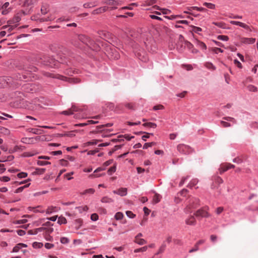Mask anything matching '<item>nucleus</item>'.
I'll use <instances>...</instances> for the list:
<instances>
[{
  "label": "nucleus",
  "instance_id": "19",
  "mask_svg": "<svg viewBox=\"0 0 258 258\" xmlns=\"http://www.w3.org/2000/svg\"><path fill=\"white\" fill-rule=\"evenodd\" d=\"M83 223L82 220L80 219H78L75 220V228L76 230H78L81 226H82Z\"/></svg>",
  "mask_w": 258,
  "mask_h": 258
},
{
  "label": "nucleus",
  "instance_id": "53",
  "mask_svg": "<svg viewBox=\"0 0 258 258\" xmlns=\"http://www.w3.org/2000/svg\"><path fill=\"white\" fill-rule=\"evenodd\" d=\"M164 107L161 104H159L157 105H155L153 107V110H162L163 109Z\"/></svg>",
  "mask_w": 258,
  "mask_h": 258
},
{
  "label": "nucleus",
  "instance_id": "25",
  "mask_svg": "<svg viewBox=\"0 0 258 258\" xmlns=\"http://www.w3.org/2000/svg\"><path fill=\"white\" fill-rule=\"evenodd\" d=\"M160 200H161L160 195L159 194H156L153 197V201L154 203L157 204L160 201Z\"/></svg>",
  "mask_w": 258,
  "mask_h": 258
},
{
  "label": "nucleus",
  "instance_id": "8",
  "mask_svg": "<svg viewBox=\"0 0 258 258\" xmlns=\"http://www.w3.org/2000/svg\"><path fill=\"white\" fill-rule=\"evenodd\" d=\"M78 38L79 40L82 41L83 43H85L87 45L89 44L90 41L91 40V38L85 35H80L78 36Z\"/></svg>",
  "mask_w": 258,
  "mask_h": 258
},
{
  "label": "nucleus",
  "instance_id": "7",
  "mask_svg": "<svg viewBox=\"0 0 258 258\" xmlns=\"http://www.w3.org/2000/svg\"><path fill=\"white\" fill-rule=\"evenodd\" d=\"M127 188L124 187H121L119 188L117 190H115L113 191V192L115 194L118 195L120 196H125L127 194Z\"/></svg>",
  "mask_w": 258,
  "mask_h": 258
},
{
  "label": "nucleus",
  "instance_id": "46",
  "mask_svg": "<svg viewBox=\"0 0 258 258\" xmlns=\"http://www.w3.org/2000/svg\"><path fill=\"white\" fill-rule=\"evenodd\" d=\"M165 18L169 20H173L177 18H182V17L179 15H171L170 16H165Z\"/></svg>",
  "mask_w": 258,
  "mask_h": 258
},
{
  "label": "nucleus",
  "instance_id": "60",
  "mask_svg": "<svg viewBox=\"0 0 258 258\" xmlns=\"http://www.w3.org/2000/svg\"><path fill=\"white\" fill-rule=\"evenodd\" d=\"M224 210V208L222 207H219L216 210V213L217 215L220 214Z\"/></svg>",
  "mask_w": 258,
  "mask_h": 258
},
{
  "label": "nucleus",
  "instance_id": "52",
  "mask_svg": "<svg viewBox=\"0 0 258 258\" xmlns=\"http://www.w3.org/2000/svg\"><path fill=\"white\" fill-rule=\"evenodd\" d=\"M60 242L62 244L68 243L70 241L69 239L67 237H61L60 238Z\"/></svg>",
  "mask_w": 258,
  "mask_h": 258
},
{
  "label": "nucleus",
  "instance_id": "39",
  "mask_svg": "<svg viewBox=\"0 0 258 258\" xmlns=\"http://www.w3.org/2000/svg\"><path fill=\"white\" fill-rule=\"evenodd\" d=\"M192 31L196 33H199L200 32L202 31V28L197 26H192Z\"/></svg>",
  "mask_w": 258,
  "mask_h": 258
},
{
  "label": "nucleus",
  "instance_id": "13",
  "mask_svg": "<svg viewBox=\"0 0 258 258\" xmlns=\"http://www.w3.org/2000/svg\"><path fill=\"white\" fill-rule=\"evenodd\" d=\"M37 2V0H25L24 2V7L32 6Z\"/></svg>",
  "mask_w": 258,
  "mask_h": 258
},
{
  "label": "nucleus",
  "instance_id": "62",
  "mask_svg": "<svg viewBox=\"0 0 258 258\" xmlns=\"http://www.w3.org/2000/svg\"><path fill=\"white\" fill-rule=\"evenodd\" d=\"M233 162L238 164H240L241 163L243 162V161L241 158L237 157L233 160Z\"/></svg>",
  "mask_w": 258,
  "mask_h": 258
},
{
  "label": "nucleus",
  "instance_id": "11",
  "mask_svg": "<svg viewBox=\"0 0 258 258\" xmlns=\"http://www.w3.org/2000/svg\"><path fill=\"white\" fill-rule=\"evenodd\" d=\"M107 9L106 7H103L98 8L92 12V14L96 15L105 12Z\"/></svg>",
  "mask_w": 258,
  "mask_h": 258
},
{
  "label": "nucleus",
  "instance_id": "26",
  "mask_svg": "<svg viewBox=\"0 0 258 258\" xmlns=\"http://www.w3.org/2000/svg\"><path fill=\"white\" fill-rule=\"evenodd\" d=\"M95 189L93 188H89L85 190L84 191L81 192L82 195H86V194H90L92 195L94 193Z\"/></svg>",
  "mask_w": 258,
  "mask_h": 258
},
{
  "label": "nucleus",
  "instance_id": "21",
  "mask_svg": "<svg viewBox=\"0 0 258 258\" xmlns=\"http://www.w3.org/2000/svg\"><path fill=\"white\" fill-rule=\"evenodd\" d=\"M29 132L32 133L34 134L39 135L41 134L43 132V131L38 128H30Z\"/></svg>",
  "mask_w": 258,
  "mask_h": 258
},
{
  "label": "nucleus",
  "instance_id": "18",
  "mask_svg": "<svg viewBox=\"0 0 258 258\" xmlns=\"http://www.w3.org/2000/svg\"><path fill=\"white\" fill-rule=\"evenodd\" d=\"M43 229V228L40 227L34 230H30L28 231V233L29 235H35L37 234L39 231H41Z\"/></svg>",
  "mask_w": 258,
  "mask_h": 258
},
{
  "label": "nucleus",
  "instance_id": "61",
  "mask_svg": "<svg viewBox=\"0 0 258 258\" xmlns=\"http://www.w3.org/2000/svg\"><path fill=\"white\" fill-rule=\"evenodd\" d=\"M44 238L45 239L49 241H52L53 238L51 236H50L49 234H45L44 235Z\"/></svg>",
  "mask_w": 258,
  "mask_h": 258
},
{
  "label": "nucleus",
  "instance_id": "58",
  "mask_svg": "<svg viewBox=\"0 0 258 258\" xmlns=\"http://www.w3.org/2000/svg\"><path fill=\"white\" fill-rule=\"evenodd\" d=\"M91 219L92 221H97L98 219V216L97 214L94 213L91 215Z\"/></svg>",
  "mask_w": 258,
  "mask_h": 258
},
{
  "label": "nucleus",
  "instance_id": "50",
  "mask_svg": "<svg viewBox=\"0 0 258 258\" xmlns=\"http://www.w3.org/2000/svg\"><path fill=\"white\" fill-rule=\"evenodd\" d=\"M45 168H36L35 172L38 174H42L44 173Z\"/></svg>",
  "mask_w": 258,
  "mask_h": 258
},
{
  "label": "nucleus",
  "instance_id": "63",
  "mask_svg": "<svg viewBox=\"0 0 258 258\" xmlns=\"http://www.w3.org/2000/svg\"><path fill=\"white\" fill-rule=\"evenodd\" d=\"M215 180L216 182L218 184H221V183H223V179L219 176L216 177Z\"/></svg>",
  "mask_w": 258,
  "mask_h": 258
},
{
  "label": "nucleus",
  "instance_id": "41",
  "mask_svg": "<svg viewBox=\"0 0 258 258\" xmlns=\"http://www.w3.org/2000/svg\"><path fill=\"white\" fill-rule=\"evenodd\" d=\"M32 245L33 247L34 248H41L43 246V243L41 242H34Z\"/></svg>",
  "mask_w": 258,
  "mask_h": 258
},
{
  "label": "nucleus",
  "instance_id": "30",
  "mask_svg": "<svg viewBox=\"0 0 258 258\" xmlns=\"http://www.w3.org/2000/svg\"><path fill=\"white\" fill-rule=\"evenodd\" d=\"M148 248V246H145L144 247H142L141 248H137V249H136L134 250V252L135 253H137V252H144V251H146L147 250Z\"/></svg>",
  "mask_w": 258,
  "mask_h": 258
},
{
  "label": "nucleus",
  "instance_id": "15",
  "mask_svg": "<svg viewBox=\"0 0 258 258\" xmlns=\"http://www.w3.org/2000/svg\"><path fill=\"white\" fill-rule=\"evenodd\" d=\"M101 140H93L91 141L86 142L84 144V147H87L91 145H96L98 142H101Z\"/></svg>",
  "mask_w": 258,
  "mask_h": 258
},
{
  "label": "nucleus",
  "instance_id": "49",
  "mask_svg": "<svg viewBox=\"0 0 258 258\" xmlns=\"http://www.w3.org/2000/svg\"><path fill=\"white\" fill-rule=\"evenodd\" d=\"M1 132L5 135H9L10 133L8 129L3 127L1 128Z\"/></svg>",
  "mask_w": 258,
  "mask_h": 258
},
{
  "label": "nucleus",
  "instance_id": "27",
  "mask_svg": "<svg viewBox=\"0 0 258 258\" xmlns=\"http://www.w3.org/2000/svg\"><path fill=\"white\" fill-rule=\"evenodd\" d=\"M56 209V207H53V206H50V207H48V208L46 210V213L47 214H51L52 213L54 212L55 211V209Z\"/></svg>",
  "mask_w": 258,
  "mask_h": 258
},
{
  "label": "nucleus",
  "instance_id": "14",
  "mask_svg": "<svg viewBox=\"0 0 258 258\" xmlns=\"http://www.w3.org/2000/svg\"><path fill=\"white\" fill-rule=\"evenodd\" d=\"M204 66L210 71H214L216 68L214 64L210 62H206L204 64Z\"/></svg>",
  "mask_w": 258,
  "mask_h": 258
},
{
  "label": "nucleus",
  "instance_id": "44",
  "mask_svg": "<svg viewBox=\"0 0 258 258\" xmlns=\"http://www.w3.org/2000/svg\"><path fill=\"white\" fill-rule=\"evenodd\" d=\"M248 89L249 91L253 92H255L257 91V88L253 85H249L248 86Z\"/></svg>",
  "mask_w": 258,
  "mask_h": 258
},
{
  "label": "nucleus",
  "instance_id": "16",
  "mask_svg": "<svg viewBox=\"0 0 258 258\" xmlns=\"http://www.w3.org/2000/svg\"><path fill=\"white\" fill-rule=\"evenodd\" d=\"M228 170V168L227 167V165L226 163L222 164L220 165V167L219 169V173L221 174H223L224 172Z\"/></svg>",
  "mask_w": 258,
  "mask_h": 258
},
{
  "label": "nucleus",
  "instance_id": "2",
  "mask_svg": "<svg viewBox=\"0 0 258 258\" xmlns=\"http://www.w3.org/2000/svg\"><path fill=\"white\" fill-rule=\"evenodd\" d=\"M33 61L50 67H57L59 62L58 60L46 55H39L35 58V60Z\"/></svg>",
  "mask_w": 258,
  "mask_h": 258
},
{
  "label": "nucleus",
  "instance_id": "54",
  "mask_svg": "<svg viewBox=\"0 0 258 258\" xmlns=\"http://www.w3.org/2000/svg\"><path fill=\"white\" fill-rule=\"evenodd\" d=\"M220 123L222 125V126L224 127H230L231 126V124L230 123L224 121L223 120H221L220 121Z\"/></svg>",
  "mask_w": 258,
  "mask_h": 258
},
{
  "label": "nucleus",
  "instance_id": "23",
  "mask_svg": "<svg viewBox=\"0 0 258 258\" xmlns=\"http://www.w3.org/2000/svg\"><path fill=\"white\" fill-rule=\"evenodd\" d=\"M135 242L140 245H143L147 243V241L142 238H138V237H135Z\"/></svg>",
  "mask_w": 258,
  "mask_h": 258
},
{
  "label": "nucleus",
  "instance_id": "47",
  "mask_svg": "<svg viewBox=\"0 0 258 258\" xmlns=\"http://www.w3.org/2000/svg\"><path fill=\"white\" fill-rule=\"evenodd\" d=\"M47 6H44V5H43L41 7V12L42 14L45 15L47 13Z\"/></svg>",
  "mask_w": 258,
  "mask_h": 258
},
{
  "label": "nucleus",
  "instance_id": "64",
  "mask_svg": "<svg viewBox=\"0 0 258 258\" xmlns=\"http://www.w3.org/2000/svg\"><path fill=\"white\" fill-rule=\"evenodd\" d=\"M161 12L163 14H165V15H167V14H169L171 13V11L170 10L164 9V8H163L162 9Z\"/></svg>",
  "mask_w": 258,
  "mask_h": 258
},
{
  "label": "nucleus",
  "instance_id": "57",
  "mask_svg": "<svg viewBox=\"0 0 258 258\" xmlns=\"http://www.w3.org/2000/svg\"><path fill=\"white\" fill-rule=\"evenodd\" d=\"M156 0H148L146 1V4L148 6H151L156 3Z\"/></svg>",
  "mask_w": 258,
  "mask_h": 258
},
{
  "label": "nucleus",
  "instance_id": "20",
  "mask_svg": "<svg viewBox=\"0 0 258 258\" xmlns=\"http://www.w3.org/2000/svg\"><path fill=\"white\" fill-rule=\"evenodd\" d=\"M101 201L104 203H110L113 202V200L108 197H104L101 199Z\"/></svg>",
  "mask_w": 258,
  "mask_h": 258
},
{
  "label": "nucleus",
  "instance_id": "42",
  "mask_svg": "<svg viewBox=\"0 0 258 258\" xmlns=\"http://www.w3.org/2000/svg\"><path fill=\"white\" fill-rule=\"evenodd\" d=\"M155 145V142H151V143H147L144 144L143 146V149H146L149 147H152V146H154Z\"/></svg>",
  "mask_w": 258,
  "mask_h": 258
},
{
  "label": "nucleus",
  "instance_id": "3",
  "mask_svg": "<svg viewBox=\"0 0 258 258\" xmlns=\"http://www.w3.org/2000/svg\"><path fill=\"white\" fill-rule=\"evenodd\" d=\"M43 75L47 77L58 79L73 84H78L81 82V80L78 78H68L59 74H54L48 72L44 73Z\"/></svg>",
  "mask_w": 258,
  "mask_h": 258
},
{
  "label": "nucleus",
  "instance_id": "33",
  "mask_svg": "<svg viewBox=\"0 0 258 258\" xmlns=\"http://www.w3.org/2000/svg\"><path fill=\"white\" fill-rule=\"evenodd\" d=\"M57 223L59 224L67 223V220L64 217H60L58 219Z\"/></svg>",
  "mask_w": 258,
  "mask_h": 258
},
{
  "label": "nucleus",
  "instance_id": "24",
  "mask_svg": "<svg viewBox=\"0 0 258 258\" xmlns=\"http://www.w3.org/2000/svg\"><path fill=\"white\" fill-rule=\"evenodd\" d=\"M196 208V206L191 205V204H189V205L187 206V207L184 209V212L186 213H189L191 212V209Z\"/></svg>",
  "mask_w": 258,
  "mask_h": 258
},
{
  "label": "nucleus",
  "instance_id": "51",
  "mask_svg": "<svg viewBox=\"0 0 258 258\" xmlns=\"http://www.w3.org/2000/svg\"><path fill=\"white\" fill-rule=\"evenodd\" d=\"M239 26L251 31V29H250L249 26L245 24V23L241 22L240 24H239Z\"/></svg>",
  "mask_w": 258,
  "mask_h": 258
},
{
  "label": "nucleus",
  "instance_id": "10",
  "mask_svg": "<svg viewBox=\"0 0 258 258\" xmlns=\"http://www.w3.org/2000/svg\"><path fill=\"white\" fill-rule=\"evenodd\" d=\"M185 223L189 225H195L196 224V220L194 216H190L188 218L185 220Z\"/></svg>",
  "mask_w": 258,
  "mask_h": 258
},
{
  "label": "nucleus",
  "instance_id": "38",
  "mask_svg": "<svg viewBox=\"0 0 258 258\" xmlns=\"http://www.w3.org/2000/svg\"><path fill=\"white\" fill-rule=\"evenodd\" d=\"M198 182V180L197 179H192L189 184H188V186L190 187H192L196 185Z\"/></svg>",
  "mask_w": 258,
  "mask_h": 258
},
{
  "label": "nucleus",
  "instance_id": "17",
  "mask_svg": "<svg viewBox=\"0 0 258 258\" xmlns=\"http://www.w3.org/2000/svg\"><path fill=\"white\" fill-rule=\"evenodd\" d=\"M55 17L52 15H50L49 16H48L46 18H41L40 19H39V22H47V21H51L53 20H54Z\"/></svg>",
  "mask_w": 258,
  "mask_h": 258
},
{
  "label": "nucleus",
  "instance_id": "45",
  "mask_svg": "<svg viewBox=\"0 0 258 258\" xmlns=\"http://www.w3.org/2000/svg\"><path fill=\"white\" fill-rule=\"evenodd\" d=\"M126 214L127 216L130 218H134L136 216V215L134 214L132 211H126Z\"/></svg>",
  "mask_w": 258,
  "mask_h": 258
},
{
  "label": "nucleus",
  "instance_id": "43",
  "mask_svg": "<svg viewBox=\"0 0 258 258\" xmlns=\"http://www.w3.org/2000/svg\"><path fill=\"white\" fill-rule=\"evenodd\" d=\"M219 40H223V41H228L229 38L226 35H219L217 37Z\"/></svg>",
  "mask_w": 258,
  "mask_h": 258
},
{
  "label": "nucleus",
  "instance_id": "12",
  "mask_svg": "<svg viewBox=\"0 0 258 258\" xmlns=\"http://www.w3.org/2000/svg\"><path fill=\"white\" fill-rule=\"evenodd\" d=\"M21 20V17L18 14L16 15L12 19L8 21L9 24H12L18 23Z\"/></svg>",
  "mask_w": 258,
  "mask_h": 258
},
{
  "label": "nucleus",
  "instance_id": "4",
  "mask_svg": "<svg viewBox=\"0 0 258 258\" xmlns=\"http://www.w3.org/2000/svg\"><path fill=\"white\" fill-rule=\"evenodd\" d=\"M177 150L179 153L183 154H188L192 152V149L190 147L183 144L177 145Z\"/></svg>",
  "mask_w": 258,
  "mask_h": 258
},
{
  "label": "nucleus",
  "instance_id": "1",
  "mask_svg": "<svg viewBox=\"0 0 258 258\" xmlns=\"http://www.w3.org/2000/svg\"><path fill=\"white\" fill-rule=\"evenodd\" d=\"M37 68L34 66H25L23 68V72L21 74L18 73L15 79L10 77H0V88H4L8 85L15 86L21 84L20 81L24 80L25 81H29L31 79V73L35 72Z\"/></svg>",
  "mask_w": 258,
  "mask_h": 258
},
{
  "label": "nucleus",
  "instance_id": "40",
  "mask_svg": "<svg viewBox=\"0 0 258 258\" xmlns=\"http://www.w3.org/2000/svg\"><path fill=\"white\" fill-rule=\"evenodd\" d=\"M116 171V166H113L111 167L107 171V173L109 175H111L113 173L115 172Z\"/></svg>",
  "mask_w": 258,
  "mask_h": 258
},
{
  "label": "nucleus",
  "instance_id": "9",
  "mask_svg": "<svg viewBox=\"0 0 258 258\" xmlns=\"http://www.w3.org/2000/svg\"><path fill=\"white\" fill-rule=\"evenodd\" d=\"M255 41V39L253 38L242 37L240 39V42L244 44H253Z\"/></svg>",
  "mask_w": 258,
  "mask_h": 258
},
{
  "label": "nucleus",
  "instance_id": "48",
  "mask_svg": "<svg viewBox=\"0 0 258 258\" xmlns=\"http://www.w3.org/2000/svg\"><path fill=\"white\" fill-rule=\"evenodd\" d=\"M212 51L215 53H218V52H223V50L220 48L218 47H214L212 48Z\"/></svg>",
  "mask_w": 258,
  "mask_h": 258
},
{
  "label": "nucleus",
  "instance_id": "29",
  "mask_svg": "<svg viewBox=\"0 0 258 258\" xmlns=\"http://www.w3.org/2000/svg\"><path fill=\"white\" fill-rule=\"evenodd\" d=\"M95 6L94 3L93 2H88L85 3L83 5V7L84 8H91Z\"/></svg>",
  "mask_w": 258,
  "mask_h": 258
},
{
  "label": "nucleus",
  "instance_id": "36",
  "mask_svg": "<svg viewBox=\"0 0 258 258\" xmlns=\"http://www.w3.org/2000/svg\"><path fill=\"white\" fill-rule=\"evenodd\" d=\"M204 6L207 7V8L210 9H214L215 8V5L212 3H204Z\"/></svg>",
  "mask_w": 258,
  "mask_h": 258
},
{
  "label": "nucleus",
  "instance_id": "32",
  "mask_svg": "<svg viewBox=\"0 0 258 258\" xmlns=\"http://www.w3.org/2000/svg\"><path fill=\"white\" fill-rule=\"evenodd\" d=\"M123 217V215L121 212H117L115 215V218L117 220H121Z\"/></svg>",
  "mask_w": 258,
  "mask_h": 258
},
{
  "label": "nucleus",
  "instance_id": "22",
  "mask_svg": "<svg viewBox=\"0 0 258 258\" xmlns=\"http://www.w3.org/2000/svg\"><path fill=\"white\" fill-rule=\"evenodd\" d=\"M196 45L198 47H199L203 49H206V48H207V46H206V44L204 42H201L200 41L197 40L196 41Z\"/></svg>",
  "mask_w": 258,
  "mask_h": 258
},
{
  "label": "nucleus",
  "instance_id": "37",
  "mask_svg": "<svg viewBox=\"0 0 258 258\" xmlns=\"http://www.w3.org/2000/svg\"><path fill=\"white\" fill-rule=\"evenodd\" d=\"M223 119L225 120H227V121H232L233 123H236V120L234 118L230 117V116L224 117L223 118Z\"/></svg>",
  "mask_w": 258,
  "mask_h": 258
},
{
  "label": "nucleus",
  "instance_id": "34",
  "mask_svg": "<svg viewBox=\"0 0 258 258\" xmlns=\"http://www.w3.org/2000/svg\"><path fill=\"white\" fill-rule=\"evenodd\" d=\"M37 164L39 166H44L46 165H49L51 163L48 161H40L38 160L37 162Z\"/></svg>",
  "mask_w": 258,
  "mask_h": 258
},
{
  "label": "nucleus",
  "instance_id": "5",
  "mask_svg": "<svg viewBox=\"0 0 258 258\" xmlns=\"http://www.w3.org/2000/svg\"><path fill=\"white\" fill-rule=\"evenodd\" d=\"M209 210V207H205L203 208L197 210L194 214V215L197 217H209L210 216V214L208 213Z\"/></svg>",
  "mask_w": 258,
  "mask_h": 258
},
{
  "label": "nucleus",
  "instance_id": "35",
  "mask_svg": "<svg viewBox=\"0 0 258 258\" xmlns=\"http://www.w3.org/2000/svg\"><path fill=\"white\" fill-rule=\"evenodd\" d=\"M165 247L166 245L163 243L159 248L158 251L156 253V254H159L161 253H162L164 251Z\"/></svg>",
  "mask_w": 258,
  "mask_h": 258
},
{
  "label": "nucleus",
  "instance_id": "56",
  "mask_svg": "<svg viewBox=\"0 0 258 258\" xmlns=\"http://www.w3.org/2000/svg\"><path fill=\"white\" fill-rule=\"evenodd\" d=\"M21 248H22L20 246V243H18L13 248V252H18Z\"/></svg>",
  "mask_w": 258,
  "mask_h": 258
},
{
  "label": "nucleus",
  "instance_id": "31",
  "mask_svg": "<svg viewBox=\"0 0 258 258\" xmlns=\"http://www.w3.org/2000/svg\"><path fill=\"white\" fill-rule=\"evenodd\" d=\"M213 24L215 25L218 26L219 28H225V25L226 24L223 22H214Z\"/></svg>",
  "mask_w": 258,
  "mask_h": 258
},
{
  "label": "nucleus",
  "instance_id": "6",
  "mask_svg": "<svg viewBox=\"0 0 258 258\" xmlns=\"http://www.w3.org/2000/svg\"><path fill=\"white\" fill-rule=\"evenodd\" d=\"M91 49L95 51H98L100 49V46L98 43H96L94 40L91 39L89 44L87 45Z\"/></svg>",
  "mask_w": 258,
  "mask_h": 258
},
{
  "label": "nucleus",
  "instance_id": "28",
  "mask_svg": "<svg viewBox=\"0 0 258 258\" xmlns=\"http://www.w3.org/2000/svg\"><path fill=\"white\" fill-rule=\"evenodd\" d=\"M144 126L150 127L152 128H156L157 125L156 123L153 122H145L143 124Z\"/></svg>",
  "mask_w": 258,
  "mask_h": 258
},
{
  "label": "nucleus",
  "instance_id": "55",
  "mask_svg": "<svg viewBox=\"0 0 258 258\" xmlns=\"http://www.w3.org/2000/svg\"><path fill=\"white\" fill-rule=\"evenodd\" d=\"M124 106L130 109L134 110L135 109L134 104L131 103H126L124 104Z\"/></svg>",
  "mask_w": 258,
  "mask_h": 258
},
{
  "label": "nucleus",
  "instance_id": "59",
  "mask_svg": "<svg viewBox=\"0 0 258 258\" xmlns=\"http://www.w3.org/2000/svg\"><path fill=\"white\" fill-rule=\"evenodd\" d=\"M18 177L20 178H25L27 177V173L26 172H21L18 174Z\"/></svg>",
  "mask_w": 258,
  "mask_h": 258
}]
</instances>
